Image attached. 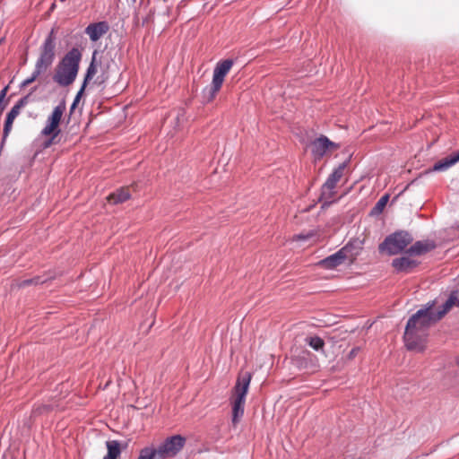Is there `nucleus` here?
<instances>
[{"instance_id": "nucleus-3", "label": "nucleus", "mask_w": 459, "mask_h": 459, "mask_svg": "<svg viewBox=\"0 0 459 459\" xmlns=\"http://www.w3.org/2000/svg\"><path fill=\"white\" fill-rule=\"evenodd\" d=\"M65 108V102L62 100L54 108L52 113L48 116L46 126L41 130V135L46 137L49 136L43 143L44 148H48L56 143V138L60 134L59 124Z\"/></svg>"}, {"instance_id": "nucleus-27", "label": "nucleus", "mask_w": 459, "mask_h": 459, "mask_svg": "<svg viewBox=\"0 0 459 459\" xmlns=\"http://www.w3.org/2000/svg\"><path fill=\"white\" fill-rule=\"evenodd\" d=\"M388 199H389V196L388 195H383L378 201L377 203L376 204L375 207H374V210L377 211V212H382V210L385 208V206L386 205L387 202H388Z\"/></svg>"}, {"instance_id": "nucleus-31", "label": "nucleus", "mask_w": 459, "mask_h": 459, "mask_svg": "<svg viewBox=\"0 0 459 459\" xmlns=\"http://www.w3.org/2000/svg\"><path fill=\"white\" fill-rule=\"evenodd\" d=\"M359 348H353L348 354V359H352L359 352Z\"/></svg>"}, {"instance_id": "nucleus-21", "label": "nucleus", "mask_w": 459, "mask_h": 459, "mask_svg": "<svg viewBox=\"0 0 459 459\" xmlns=\"http://www.w3.org/2000/svg\"><path fill=\"white\" fill-rule=\"evenodd\" d=\"M305 342L316 351H322L325 346L324 340L319 336H307Z\"/></svg>"}, {"instance_id": "nucleus-29", "label": "nucleus", "mask_w": 459, "mask_h": 459, "mask_svg": "<svg viewBox=\"0 0 459 459\" xmlns=\"http://www.w3.org/2000/svg\"><path fill=\"white\" fill-rule=\"evenodd\" d=\"M86 85H87V82H83L81 89L79 90V91L77 92V94H76V96L74 98L75 99V102H79V100H80V99H81V97H82V93H83V91L85 90Z\"/></svg>"}, {"instance_id": "nucleus-17", "label": "nucleus", "mask_w": 459, "mask_h": 459, "mask_svg": "<svg viewBox=\"0 0 459 459\" xmlns=\"http://www.w3.org/2000/svg\"><path fill=\"white\" fill-rule=\"evenodd\" d=\"M131 197L129 187H121L109 195L108 200L110 204H117L127 201Z\"/></svg>"}, {"instance_id": "nucleus-16", "label": "nucleus", "mask_w": 459, "mask_h": 459, "mask_svg": "<svg viewBox=\"0 0 459 459\" xmlns=\"http://www.w3.org/2000/svg\"><path fill=\"white\" fill-rule=\"evenodd\" d=\"M108 30L105 22L91 23L85 29V33L92 41L99 40Z\"/></svg>"}, {"instance_id": "nucleus-4", "label": "nucleus", "mask_w": 459, "mask_h": 459, "mask_svg": "<svg viewBox=\"0 0 459 459\" xmlns=\"http://www.w3.org/2000/svg\"><path fill=\"white\" fill-rule=\"evenodd\" d=\"M413 240L412 236L404 230L396 231L387 236L379 245V251L394 255L401 253Z\"/></svg>"}, {"instance_id": "nucleus-30", "label": "nucleus", "mask_w": 459, "mask_h": 459, "mask_svg": "<svg viewBox=\"0 0 459 459\" xmlns=\"http://www.w3.org/2000/svg\"><path fill=\"white\" fill-rule=\"evenodd\" d=\"M49 409V406H47V405H44L42 407H39L37 408L35 411H33V415H37V414H39L45 411H48Z\"/></svg>"}, {"instance_id": "nucleus-2", "label": "nucleus", "mask_w": 459, "mask_h": 459, "mask_svg": "<svg viewBox=\"0 0 459 459\" xmlns=\"http://www.w3.org/2000/svg\"><path fill=\"white\" fill-rule=\"evenodd\" d=\"M251 375L248 372L240 374L234 386L232 401V424L236 426L244 414L246 395L247 394Z\"/></svg>"}, {"instance_id": "nucleus-8", "label": "nucleus", "mask_w": 459, "mask_h": 459, "mask_svg": "<svg viewBox=\"0 0 459 459\" xmlns=\"http://www.w3.org/2000/svg\"><path fill=\"white\" fill-rule=\"evenodd\" d=\"M233 65V60L225 59L217 63L214 70L211 87L209 89V100H212L219 92L224 82V77Z\"/></svg>"}, {"instance_id": "nucleus-14", "label": "nucleus", "mask_w": 459, "mask_h": 459, "mask_svg": "<svg viewBox=\"0 0 459 459\" xmlns=\"http://www.w3.org/2000/svg\"><path fill=\"white\" fill-rule=\"evenodd\" d=\"M419 261L408 255L398 257L393 260L392 266L398 273H410L419 265Z\"/></svg>"}, {"instance_id": "nucleus-23", "label": "nucleus", "mask_w": 459, "mask_h": 459, "mask_svg": "<svg viewBox=\"0 0 459 459\" xmlns=\"http://www.w3.org/2000/svg\"><path fill=\"white\" fill-rule=\"evenodd\" d=\"M97 74V66L95 65V54L93 55L92 60L90 65L87 68L86 74L84 77V82H87L93 78V76Z\"/></svg>"}, {"instance_id": "nucleus-12", "label": "nucleus", "mask_w": 459, "mask_h": 459, "mask_svg": "<svg viewBox=\"0 0 459 459\" xmlns=\"http://www.w3.org/2000/svg\"><path fill=\"white\" fill-rule=\"evenodd\" d=\"M345 168L346 164L342 163L329 175L322 186V196L324 198H331L333 196L334 188L342 178Z\"/></svg>"}, {"instance_id": "nucleus-7", "label": "nucleus", "mask_w": 459, "mask_h": 459, "mask_svg": "<svg viewBox=\"0 0 459 459\" xmlns=\"http://www.w3.org/2000/svg\"><path fill=\"white\" fill-rule=\"evenodd\" d=\"M442 317L438 313H434L431 307L418 310L409 320L413 321L412 329L417 332L427 333L429 326L440 320Z\"/></svg>"}, {"instance_id": "nucleus-20", "label": "nucleus", "mask_w": 459, "mask_h": 459, "mask_svg": "<svg viewBox=\"0 0 459 459\" xmlns=\"http://www.w3.org/2000/svg\"><path fill=\"white\" fill-rule=\"evenodd\" d=\"M454 306L459 307V299L457 291H453L448 299L443 304L442 309L437 313L443 317Z\"/></svg>"}, {"instance_id": "nucleus-10", "label": "nucleus", "mask_w": 459, "mask_h": 459, "mask_svg": "<svg viewBox=\"0 0 459 459\" xmlns=\"http://www.w3.org/2000/svg\"><path fill=\"white\" fill-rule=\"evenodd\" d=\"M412 325L413 321L408 320L403 336L405 346L410 351H422L425 348L427 333L417 332L412 329Z\"/></svg>"}, {"instance_id": "nucleus-26", "label": "nucleus", "mask_w": 459, "mask_h": 459, "mask_svg": "<svg viewBox=\"0 0 459 459\" xmlns=\"http://www.w3.org/2000/svg\"><path fill=\"white\" fill-rule=\"evenodd\" d=\"M316 235V232L315 230H309L308 232L307 233H300V234H298V235H295L293 237V239L294 240H302V241H305V240H307L313 237H315Z\"/></svg>"}, {"instance_id": "nucleus-32", "label": "nucleus", "mask_w": 459, "mask_h": 459, "mask_svg": "<svg viewBox=\"0 0 459 459\" xmlns=\"http://www.w3.org/2000/svg\"><path fill=\"white\" fill-rule=\"evenodd\" d=\"M77 104H78V102H75V99H74V102H73V104H72V106H71V108H70V109H71V112L75 108V107H76V105H77Z\"/></svg>"}, {"instance_id": "nucleus-25", "label": "nucleus", "mask_w": 459, "mask_h": 459, "mask_svg": "<svg viewBox=\"0 0 459 459\" xmlns=\"http://www.w3.org/2000/svg\"><path fill=\"white\" fill-rule=\"evenodd\" d=\"M46 281V280H43L42 277L37 276L32 279L24 280L20 283V287H25L30 284H42Z\"/></svg>"}, {"instance_id": "nucleus-5", "label": "nucleus", "mask_w": 459, "mask_h": 459, "mask_svg": "<svg viewBox=\"0 0 459 459\" xmlns=\"http://www.w3.org/2000/svg\"><path fill=\"white\" fill-rule=\"evenodd\" d=\"M56 34L54 29L50 30L39 48V56L35 66L46 72L53 64L56 57Z\"/></svg>"}, {"instance_id": "nucleus-11", "label": "nucleus", "mask_w": 459, "mask_h": 459, "mask_svg": "<svg viewBox=\"0 0 459 459\" xmlns=\"http://www.w3.org/2000/svg\"><path fill=\"white\" fill-rule=\"evenodd\" d=\"M340 145L330 141L326 136L321 135L310 143L311 153L315 160H321L329 151L337 150Z\"/></svg>"}, {"instance_id": "nucleus-1", "label": "nucleus", "mask_w": 459, "mask_h": 459, "mask_svg": "<svg viewBox=\"0 0 459 459\" xmlns=\"http://www.w3.org/2000/svg\"><path fill=\"white\" fill-rule=\"evenodd\" d=\"M81 60V51L77 48L70 49L56 65L54 82L63 87L71 85L76 79Z\"/></svg>"}, {"instance_id": "nucleus-28", "label": "nucleus", "mask_w": 459, "mask_h": 459, "mask_svg": "<svg viewBox=\"0 0 459 459\" xmlns=\"http://www.w3.org/2000/svg\"><path fill=\"white\" fill-rule=\"evenodd\" d=\"M86 85H87V82H83L81 89L79 90V91L77 92V94H76V96L74 98L75 99V102H79V100H80V99H81V97H82V93H83V91L85 90Z\"/></svg>"}, {"instance_id": "nucleus-22", "label": "nucleus", "mask_w": 459, "mask_h": 459, "mask_svg": "<svg viewBox=\"0 0 459 459\" xmlns=\"http://www.w3.org/2000/svg\"><path fill=\"white\" fill-rule=\"evenodd\" d=\"M137 459H158L155 448L144 447L140 451Z\"/></svg>"}, {"instance_id": "nucleus-19", "label": "nucleus", "mask_w": 459, "mask_h": 459, "mask_svg": "<svg viewBox=\"0 0 459 459\" xmlns=\"http://www.w3.org/2000/svg\"><path fill=\"white\" fill-rule=\"evenodd\" d=\"M108 454L103 459H117L121 454L120 443L117 440H109L106 442Z\"/></svg>"}, {"instance_id": "nucleus-18", "label": "nucleus", "mask_w": 459, "mask_h": 459, "mask_svg": "<svg viewBox=\"0 0 459 459\" xmlns=\"http://www.w3.org/2000/svg\"><path fill=\"white\" fill-rule=\"evenodd\" d=\"M459 161V152L455 154H453L449 157H446L437 162H436L433 166V171H442L446 170L454 164Z\"/></svg>"}, {"instance_id": "nucleus-13", "label": "nucleus", "mask_w": 459, "mask_h": 459, "mask_svg": "<svg viewBox=\"0 0 459 459\" xmlns=\"http://www.w3.org/2000/svg\"><path fill=\"white\" fill-rule=\"evenodd\" d=\"M28 99L29 95L20 99L7 113L4 126V139L8 136L14 119L20 114L21 109L28 103Z\"/></svg>"}, {"instance_id": "nucleus-6", "label": "nucleus", "mask_w": 459, "mask_h": 459, "mask_svg": "<svg viewBox=\"0 0 459 459\" xmlns=\"http://www.w3.org/2000/svg\"><path fill=\"white\" fill-rule=\"evenodd\" d=\"M359 255V251L351 243H348L333 255L318 262V265L325 269H333L344 263L345 260L352 261Z\"/></svg>"}, {"instance_id": "nucleus-9", "label": "nucleus", "mask_w": 459, "mask_h": 459, "mask_svg": "<svg viewBox=\"0 0 459 459\" xmlns=\"http://www.w3.org/2000/svg\"><path fill=\"white\" fill-rule=\"evenodd\" d=\"M185 444L186 438L180 435L168 437L158 448H155L158 459L175 456L184 447Z\"/></svg>"}, {"instance_id": "nucleus-24", "label": "nucleus", "mask_w": 459, "mask_h": 459, "mask_svg": "<svg viewBox=\"0 0 459 459\" xmlns=\"http://www.w3.org/2000/svg\"><path fill=\"white\" fill-rule=\"evenodd\" d=\"M44 73L42 70H40L39 68L36 67L35 66V69L33 71V73L31 74V75L27 78L26 80H24L21 86L22 87H26L28 85H30V83H32L34 81H36V79L42 74Z\"/></svg>"}, {"instance_id": "nucleus-15", "label": "nucleus", "mask_w": 459, "mask_h": 459, "mask_svg": "<svg viewBox=\"0 0 459 459\" xmlns=\"http://www.w3.org/2000/svg\"><path fill=\"white\" fill-rule=\"evenodd\" d=\"M435 247H436L435 242L432 240L416 241L406 251V255H424V254L433 250Z\"/></svg>"}]
</instances>
